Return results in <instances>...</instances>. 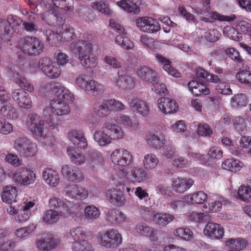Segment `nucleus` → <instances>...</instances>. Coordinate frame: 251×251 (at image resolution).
<instances>
[{
  "mask_svg": "<svg viewBox=\"0 0 251 251\" xmlns=\"http://www.w3.org/2000/svg\"><path fill=\"white\" fill-rule=\"evenodd\" d=\"M175 219V216L165 212L156 213L152 217L153 222L160 226L164 227Z\"/></svg>",
  "mask_w": 251,
  "mask_h": 251,
  "instance_id": "a19ab883",
  "label": "nucleus"
},
{
  "mask_svg": "<svg viewBox=\"0 0 251 251\" xmlns=\"http://www.w3.org/2000/svg\"><path fill=\"white\" fill-rule=\"evenodd\" d=\"M61 243V239L52 233H45L37 237L34 240V246L38 251H51L58 248Z\"/></svg>",
  "mask_w": 251,
  "mask_h": 251,
  "instance_id": "39448f33",
  "label": "nucleus"
},
{
  "mask_svg": "<svg viewBox=\"0 0 251 251\" xmlns=\"http://www.w3.org/2000/svg\"><path fill=\"white\" fill-rule=\"evenodd\" d=\"M243 166V162L234 158L226 159L222 164L223 169L233 172L239 171Z\"/></svg>",
  "mask_w": 251,
  "mask_h": 251,
  "instance_id": "49530a36",
  "label": "nucleus"
},
{
  "mask_svg": "<svg viewBox=\"0 0 251 251\" xmlns=\"http://www.w3.org/2000/svg\"><path fill=\"white\" fill-rule=\"evenodd\" d=\"M122 235L114 229L100 232L97 236L98 244L109 249L117 248L122 244Z\"/></svg>",
  "mask_w": 251,
  "mask_h": 251,
  "instance_id": "20e7f679",
  "label": "nucleus"
},
{
  "mask_svg": "<svg viewBox=\"0 0 251 251\" xmlns=\"http://www.w3.org/2000/svg\"><path fill=\"white\" fill-rule=\"evenodd\" d=\"M220 34L217 29H211L204 33V35L201 37L198 36L199 42H203L205 40L208 42H215L219 40Z\"/></svg>",
  "mask_w": 251,
  "mask_h": 251,
  "instance_id": "4d7b16f0",
  "label": "nucleus"
},
{
  "mask_svg": "<svg viewBox=\"0 0 251 251\" xmlns=\"http://www.w3.org/2000/svg\"><path fill=\"white\" fill-rule=\"evenodd\" d=\"M237 30L242 34H244L248 36L251 34V22L246 21H239L237 25Z\"/></svg>",
  "mask_w": 251,
  "mask_h": 251,
  "instance_id": "338daca9",
  "label": "nucleus"
},
{
  "mask_svg": "<svg viewBox=\"0 0 251 251\" xmlns=\"http://www.w3.org/2000/svg\"><path fill=\"white\" fill-rule=\"evenodd\" d=\"M110 159L115 166L123 168L132 163L133 156L128 151L124 148H119L112 152Z\"/></svg>",
  "mask_w": 251,
  "mask_h": 251,
  "instance_id": "9b49d317",
  "label": "nucleus"
},
{
  "mask_svg": "<svg viewBox=\"0 0 251 251\" xmlns=\"http://www.w3.org/2000/svg\"><path fill=\"white\" fill-rule=\"evenodd\" d=\"M236 19V16L235 15H231L230 16H225L221 15L217 12H212L209 13V17H202L201 20L206 23H213L214 21L218 20L219 21H226L231 22Z\"/></svg>",
  "mask_w": 251,
  "mask_h": 251,
  "instance_id": "a18cd8bd",
  "label": "nucleus"
},
{
  "mask_svg": "<svg viewBox=\"0 0 251 251\" xmlns=\"http://www.w3.org/2000/svg\"><path fill=\"white\" fill-rule=\"evenodd\" d=\"M64 191L66 196L77 200H85L89 195L88 190L77 184H69L65 186Z\"/></svg>",
  "mask_w": 251,
  "mask_h": 251,
  "instance_id": "6ab92c4d",
  "label": "nucleus"
},
{
  "mask_svg": "<svg viewBox=\"0 0 251 251\" xmlns=\"http://www.w3.org/2000/svg\"><path fill=\"white\" fill-rule=\"evenodd\" d=\"M136 232L142 236L148 237L154 242L158 240V230L150 226L146 223H139L136 225L135 227Z\"/></svg>",
  "mask_w": 251,
  "mask_h": 251,
  "instance_id": "bb28decb",
  "label": "nucleus"
},
{
  "mask_svg": "<svg viewBox=\"0 0 251 251\" xmlns=\"http://www.w3.org/2000/svg\"><path fill=\"white\" fill-rule=\"evenodd\" d=\"M68 137L70 141L78 148L85 149L87 146V140L84 133L81 130L73 129L68 133Z\"/></svg>",
  "mask_w": 251,
  "mask_h": 251,
  "instance_id": "cd10ccee",
  "label": "nucleus"
},
{
  "mask_svg": "<svg viewBox=\"0 0 251 251\" xmlns=\"http://www.w3.org/2000/svg\"><path fill=\"white\" fill-rule=\"evenodd\" d=\"M20 69L15 66L11 68V77L13 82L16 84L22 90L32 93L34 91V87L29 79L22 75L20 73Z\"/></svg>",
  "mask_w": 251,
  "mask_h": 251,
  "instance_id": "2eb2a0df",
  "label": "nucleus"
},
{
  "mask_svg": "<svg viewBox=\"0 0 251 251\" xmlns=\"http://www.w3.org/2000/svg\"><path fill=\"white\" fill-rule=\"evenodd\" d=\"M105 196L108 201L114 205L122 206L126 202L125 196L118 185L108 189L105 192Z\"/></svg>",
  "mask_w": 251,
  "mask_h": 251,
  "instance_id": "5701e85b",
  "label": "nucleus"
},
{
  "mask_svg": "<svg viewBox=\"0 0 251 251\" xmlns=\"http://www.w3.org/2000/svg\"><path fill=\"white\" fill-rule=\"evenodd\" d=\"M30 141L26 137H18L14 141L13 148L21 154Z\"/></svg>",
  "mask_w": 251,
  "mask_h": 251,
  "instance_id": "680f3d73",
  "label": "nucleus"
},
{
  "mask_svg": "<svg viewBox=\"0 0 251 251\" xmlns=\"http://www.w3.org/2000/svg\"><path fill=\"white\" fill-rule=\"evenodd\" d=\"M67 153L71 162L76 166H81L86 161L87 157L85 155L74 147H69Z\"/></svg>",
  "mask_w": 251,
  "mask_h": 251,
  "instance_id": "473e14b6",
  "label": "nucleus"
},
{
  "mask_svg": "<svg viewBox=\"0 0 251 251\" xmlns=\"http://www.w3.org/2000/svg\"><path fill=\"white\" fill-rule=\"evenodd\" d=\"M58 30L61 34L62 42L70 41L75 38V29L72 26L69 25L65 24L64 23L62 26H60V29H58Z\"/></svg>",
  "mask_w": 251,
  "mask_h": 251,
  "instance_id": "de8ad7c7",
  "label": "nucleus"
},
{
  "mask_svg": "<svg viewBox=\"0 0 251 251\" xmlns=\"http://www.w3.org/2000/svg\"><path fill=\"white\" fill-rule=\"evenodd\" d=\"M115 121L117 124L123 126L129 129L137 130L139 128V124L138 121L126 115L120 114L116 117Z\"/></svg>",
  "mask_w": 251,
  "mask_h": 251,
  "instance_id": "72a5a7b5",
  "label": "nucleus"
},
{
  "mask_svg": "<svg viewBox=\"0 0 251 251\" xmlns=\"http://www.w3.org/2000/svg\"><path fill=\"white\" fill-rule=\"evenodd\" d=\"M2 201L8 204H13L17 201V190L15 187L7 186L3 188L1 194Z\"/></svg>",
  "mask_w": 251,
  "mask_h": 251,
  "instance_id": "c9c22d12",
  "label": "nucleus"
},
{
  "mask_svg": "<svg viewBox=\"0 0 251 251\" xmlns=\"http://www.w3.org/2000/svg\"><path fill=\"white\" fill-rule=\"evenodd\" d=\"M132 183H142L148 178V174L142 167L132 165L122 170L118 174Z\"/></svg>",
  "mask_w": 251,
  "mask_h": 251,
  "instance_id": "0eeeda50",
  "label": "nucleus"
},
{
  "mask_svg": "<svg viewBox=\"0 0 251 251\" xmlns=\"http://www.w3.org/2000/svg\"><path fill=\"white\" fill-rule=\"evenodd\" d=\"M11 97L19 107L28 109L32 107V100L29 94L21 89L14 90L11 93Z\"/></svg>",
  "mask_w": 251,
  "mask_h": 251,
  "instance_id": "412c9836",
  "label": "nucleus"
},
{
  "mask_svg": "<svg viewBox=\"0 0 251 251\" xmlns=\"http://www.w3.org/2000/svg\"><path fill=\"white\" fill-rule=\"evenodd\" d=\"M235 77L240 83L251 86V71L240 69L236 74Z\"/></svg>",
  "mask_w": 251,
  "mask_h": 251,
  "instance_id": "5fc2aeb1",
  "label": "nucleus"
},
{
  "mask_svg": "<svg viewBox=\"0 0 251 251\" xmlns=\"http://www.w3.org/2000/svg\"><path fill=\"white\" fill-rule=\"evenodd\" d=\"M223 34L225 36L235 41H239L242 39V36L239 31L230 26H227L223 29Z\"/></svg>",
  "mask_w": 251,
  "mask_h": 251,
  "instance_id": "13d9d810",
  "label": "nucleus"
},
{
  "mask_svg": "<svg viewBox=\"0 0 251 251\" xmlns=\"http://www.w3.org/2000/svg\"><path fill=\"white\" fill-rule=\"evenodd\" d=\"M188 87L193 95L198 96L201 94L207 95L210 93V90L207 86L200 83L195 80H192L188 82Z\"/></svg>",
  "mask_w": 251,
  "mask_h": 251,
  "instance_id": "58836bf2",
  "label": "nucleus"
},
{
  "mask_svg": "<svg viewBox=\"0 0 251 251\" xmlns=\"http://www.w3.org/2000/svg\"><path fill=\"white\" fill-rule=\"evenodd\" d=\"M52 3L56 8H60L69 12L74 10V1L73 0H52Z\"/></svg>",
  "mask_w": 251,
  "mask_h": 251,
  "instance_id": "bf43d9fd",
  "label": "nucleus"
},
{
  "mask_svg": "<svg viewBox=\"0 0 251 251\" xmlns=\"http://www.w3.org/2000/svg\"><path fill=\"white\" fill-rule=\"evenodd\" d=\"M145 140L150 147L155 150L160 149L166 143L164 135L162 132L157 131L149 132L146 135Z\"/></svg>",
  "mask_w": 251,
  "mask_h": 251,
  "instance_id": "393cba45",
  "label": "nucleus"
},
{
  "mask_svg": "<svg viewBox=\"0 0 251 251\" xmlns=\"http://www.w3.org/2000/svg\"><path fill=\"white\" fill-rule=\"evenodd\" d=\"M194 184V181L191 178L174 177L172 179L173 190L179 193L187 191Z\"/></svg>",
  "mask_w": 251,
  "mask_h": 251,
  "instance_id": "c756f323",
  "label": "nucleus"
},
{
  "mask_svg": "<svg viewBox=\"0 0 251 251\" xmlns=\"http://www.w3.org/2000/svg\"><path fill=\"white\" fill-rule=\"evenodd\" d=\"M116 4L121 9L128 13H137L139 12L138 6H136V5H132L130 2H128L126 0L118 1Z\"/></svg>",
  "mask_w": 251,
  "mask_h": 251,
  "instance_id": "e2e57ef3",
  "label": "nucleus"
},
{
  "mask_svg": "<svg viewBox=\"0 0 251 251\" xmlns=\"http://www.w3.org/2000/svg\"><path fill=\"white\" fill-rule=\"evenodd\" d=\"M114 179L117 181L118 183H119L118 186L120 187V188H121L123 191V193L126 192L127 193V195L129 196H131V195L134 192V187H131L124 183L125 181L126 180L125 178L119 175H118L116 177H114Z\"/></svg>",
  "mask_w": 251,
  "mask_h": 251,
  "instance_id": "69168bd1",
  "label": "nucleus"
},
{
  "mask_svg": "<svg viewBox=\"0 0 251 251\" xmlns=\"http://www.w3.org/2000/svg\"><path fill=\"white\" fill-rule=\"evenodd\" d=\"M69 203V201H64L56 197H52L49 200L50 207L59 212L61 211L64 214H70Z\"/></svg>",
  "mask_w": 251,
  "mask_h": 251,
  "instance_id": "f704fd0d",
  "label": "nucleus"
},
{
  "mask_svg": "<svg viewBox=\"0 0 251 251\" xmlns=\"http://www.w3.org/2000/svg\"><path fill=\"white\" fill-rule=\"evenodd\" d=\"M14 30L10 26L7 18H0V36L3 38L11 37L13 34Z\"/></svg>",
  "mask_w": 251,
  "mask_h": 251,
  "instance_id": "864d4df0",
  "label": "nucleus"
},
{
  "mask_svg": "<svg viewBox=\"0 0 251 251\" xmlns=\"http://www.w3.org/2000/svg\"><path fill=\"white\" fill-rule=\"evenodd\" d=\"M94 112L100 118L108 116L111 112L108 100L95 104L94 107Z\"/></svg>",
  "mask_w": 251,
  "mask_h": 251,
  "instance_id": "79ce46f5",
  "label": "nucleus"
},
{
  "mask_svg": "<svg viewBox=\"0 0 251 251\" xmlns=\"http://www.w3.org/2000/svg\"><path fill=\"white\" fill-rule=\"evenodd\" d=\"M94 34L86 33L82 39L71 45L74 54L77 56L80 64L86 68H94L98 64L97 57L92 53V43L95 40Z\"/></svg>",
  "mask_w": 251,
  "mask_h": 251,
  "instance_id": "f257e3e1",
  "label": "nucleus"
},
{
  "mask_svg": "<svg viewBox=\"0 0 251 251\" xmlns=\"http://www.w3.org/2000/svg\"><path fill=\"white\" fill-rule=\"evenodd\" d=\"M70 214H64L55 209H48L42 216L43 221L48 225L57 223L62 217H68Z\"/></svg>",
  "mask_w": 251,
  "mask_h": 251,
  "instance_id": "2f4dec72",
  "label": "nucleus"
},
{
  "mask_svg": "<svg viewBox=\"0 0 251 251\" xmlns=\"http://www.w3.org/2000/svg\"><path fill=\"white\" fill-rule=\"evenodd\" d=\"M117 75L118 77L115 78L114 83L119 89L131 90L134 88L136 82L133 77L122 71H119Z\"/></svg>",
  "mask_w": 251,
  "mask_h": 251,
  "instance_id": "aec40b11",
  "label": "nucleus"
},
{
  "mask_svg": "<svg viewBox=\"0 0 251 251\" xmlns=\"http://www.w3.org/2000/svg\"><path fill=\"white\" fill-rule=\"evenodd\" d=\"M100 211L94 205H89L84 208V218L91 223L98 219L100 215Z\"/></svg>",
  "mask_w": 251,
  "mask_h": 251,
  "instance_id": "c03bdc74",
  "label": "nucleus"
},
{
  "mask_svg": "<svg viewBox=\"0 0 251 251\" xmlns=\"http://www.w3.org/2000/svg\"><path fill=\"white\" fill-rule=\"evenodd\" d=\"M42 20L47 25L55 26L60 29L65 23L66 19L60 13L55 10H49L41 14Z\"/></svg>",
  "mask_w": 251,
  "mask_h": 251,
  "instance_id": "a211bd4d",
  "label": "nucleus"
},
{
  "mask_svg": "<svg viewBox=\"0 0 251 251\" xmlns=\"http://www.w3.org/2000/svg\"><path fill=\"white\" fill-rule=\"evenodd\" d=\"M91 79L84 74H80L75 78L76 85L81 90L85 91Z\"/></svg>",
  "mask_w": 251,
  "mask_h": 251,
  "instance_id": "774afa93",
  "label": "nucleus"
},
{
  "mask_svg": "<svg viewBox=\"0 0 251 251\" xmlns=\"http://www.w3.org/2000/svg\"><path fill=\"white\" fill-rule=\"evenodd\" d=\"M28 145L21 155L26 158L32 157L37 153V146L35 143L31 141Z\"/></svg>",
  "mask_w": 251,
  "mask_h": 251,
  "instance_id": "0e129e2a",
  "label": "nucleus"
},
{
  "mask_svg": "<svg viewBox=\"0 0 251 251\" xmlns=\"http://www.w3.org/2000/svg\"><path fill=\"white\" fill-rule=\"evenodd\" d=\"M47 41L51 46H58L62 43L61 34L54 32L52 30L45 29L43 31Z\"/></svg>",
  "mask_w": 251,
  "mask_h": 251,
  "instance_id": "603ef678",
  "label": "nucleus"
},
{
  "mask_svg": "<svg viewBox=\"0 0 251 251\" xmlns=\"http://www.w3.org/2000/svg\"><path fill=\"white\" fill-rule=\"evenodd\" d=\"M231 195L240 201L246 202H251V189L244 185H241L238 191L235 190L232 192Z\"/></svg>",
  "mask_w": 251,
  "mask_h": 251,
  "instance_id": "ea45409f",
  "label": "nucleus"
},
{
  "mask_svg": "<svg viewBox=\"0 0 251 251\" xmlns=\"http://www.w3.org/2000/svg\"><path fill=\"white\" fill-rule=\"evenodd\" d=\"M125 133L118 125L106 121L102 126V130H96L94 134V140L101 147L106 146L113 141L124 138Z\"/></svg>",
  "mask_w": 251,
  "mask_h": 251,
  "instance_id": "f03ea898",
  "label": "nucleus"
},
{
  "mask_svg": "<svg viewBox=\"0 0 251 251\" xmlns=\"http://www.w3.org/2000/svg\"><path fill=\"white\" fill-rule=\"evenodd\" d=\"M109 25L116 32L119 33L115 38V43L116 44L126 50H131L133 48L134 44L126 36V33L125 32V28L123 26L114 19L110 20Z\"/></svg>",
  "mask_w": 251,
  "mask_h": 251,
  "instance_id": "1a4fd4ad",
  "label": "nucleus"
},
{
  "mask_svg": "<svg viewBox=\"0 0 251 251\" xmlns=\"http://www.w3.org/2000/svg\"><path fill=\"white\" fill-rule=\"evenodd\" d=\"M103 161V158L100 151L94 150L88 151L86 162L87 167L91 170L97 171L102 167Z\"/></svg>",
  "mask_w": 251,
  "mask_h": 251,
  "instance_id": "b1692460",
  "label": "nucleus"
},
{
  "mask_svg": "<svg viewBox=\"0 0 251 251\" xmlns=\"http://www.w3.org/2000/svg\"><path fill=\"white\" fill-rule=\"evenodd\" d=\"M42 178L45 182L51 187H55L60 183V178L57 172L51 168H46L42 173Z\"/></svg>",
  "mask_w": 251,
  "mask_h": 251,
  "instance_id": "7c9ffc66",
  "label": "nucleus"
},
{
  "mask_svg": "<svg viewBox=\"0 0 251 251\" xmlns=\"http://www.w3.org/2000/svg\"><path fill=\"white\" fill-rule=\"evenodd\" d=\"M158 108L165 114L176 112L178 110V105L176 101L167 97H162L157 100Z\"/></svg>",
  "mask_w": 251,
  "mask_h": 251,
  "instance_id": "a878e982",
  "label": "nucleus"
},
{
  "mask_svg": "<svg viewBox=\"0 0 251 251\" xmlns=\"http://www.w3.org/2000/svg\"><path fill=\"white\" fill-rule=\"evenodd\" d=\"M105 91V86L93 79H90L85 92L90 96H97L102 94Z\"/></svg>",
  "mask_w": 251,
  "mask_h": 251,
  "instance_id": "37998d69",
  "label": "nucleus"
},
{
  "mask_svg": "<svg viewBox=\"0 0 251 251\" xmlns=\"http://www.w3.org/2000/svg\"><path fill=\"white\" fill-rule=\"evenodd\" d=\"M231 104L234 108H239L246 106L247 99L246 95L244 94H238L235 95L230 100Z\"/></svg>",
  "mask_w": 251,
  "mask_h": 251,
  "instance_id": "052dcab7",
  "label": "nucleus"
},
{
  "mask_svg": "<svg viewBox=\"0 0 251 251\" xmlns=\"http://www.w3.org/2000/svg\"><path fill=\"white\" fill-rule=\"evenodd\" d=\"M39 68L43 73L51 79L58 78L61 74L60 67L48 57H44L39 62Z\"/></svg>",
  "mask_w": 251,
  "mask_h": 251,
  "instance_id": "f8f14e48",
  "label": "nucleus"
},
{
  "mask_svg": "<svg viewBox=\"0 0 251 251\" xmlns=\"http://www.w3.org/2000/svg\"><path fill=\"white\" fill-rule=\"evenodd\" d=\"M174 235L183 240L189 241L193 237V231L188 228L179 227L174 231Z\"/></svg>",
  "mask_w": 251,
  "mask_h": 251,
  "instance_id": "6e6d98bb",
  "label": "nucleus"
},
{
  "mask_svg": "<svg viewBox=\"0 0 251 251\" xmlns=\"http://www.w3.org/2000/svg\"><path fill=\"white\" fill-rule=\"evenodd\" d=\"M25 125L28 130L34 135L41 137L44 132V121L35 113H30L27 117Z\"/></svg>",
  "mask_w": 251,
  "mask_h": 251,
  "instance_id": "ddd939ff",
  "label": "nucleus"
},
{
  "mask_svg": "<svg viewBox=\"0 0 251 251\" xmlns=\"http://www.w3.org/2000/svg\"><path fill=\"white\" fill-rule=\"evenodd\" d=\"M36 228V226L31 223L26 226L17 229L15 232V234L18 239L26 240L35 231Z\"/></svg>",
  "mask_w": 251,
  "mask_h": 251,
  "instance_id": "09e8293b",
  "label": "nucleus"
},
{
  "mask_svg": "<svg viewBox=\"0 0 251 251\" xmlns=\"http://www.w3.org/2000/svg\"><path fill=\"white\" fill-rule=\"evenodd\" d=\"M0 113L9 120H14L18 118V110L12 103H8L0 106Z\"/></svg>",
  "mask_w": 251,
  "mask_h": 251,
  "instance_id": "e433bc0d",
  "label": "nucleus"
},
{
  "mask_svg": "<svg viewBox=\"0 0 251 251\" xmlns=\"http://www.w3.org/2000/svg\"><path fill=\"white\" fill-rule=\"evenodd\" d=\"M127 102L130 109L143 117L147 116L150 112L149 104L145 100L133 96L128 99Z\"/></svg>",
  "mask_w": 251,
  "mask_h": 251,
  "instance_id": "f3484780",
  "label": "nucleus"
},
{
  "mask_svg": "<svg viewBox=\"0 0 251 251\" xmlns=\"http://www.w3.org/2000/svg\"><path fill=\"white\" fill-rule=\"evenodd\" d=\"M70 112L69 104L64 101L60 98H53L50 101L48 106L44 110L45 115L51 113L58 116H63L68 115Z\"/></svg>",
  "mask_w": 251,
  "mask_h": 251,
  "instance_id": "6e6552de",
  "label": "nucleus"
},
{
  "mask_svg": "<svg viewBox=\"0 0 251 251\" xmlns=\"http://www.w3.org/2000/svg\"><path fill=\"white\" fill-rule=\"evenodd\" d=\"M13 181L21 186L33 184L36 180V175L33 171L26 167H21L9 174Z\"/></svg>",
  "mask_w": 251,
  "mask_h": 251,
  "instance_id": "423d86ee",
  "label": "nucleus"
},
{
  "mask_svg": "<svg viewBox=\"0 0 251 251\" xmlns=\"http://www.w3.org/2000/svg\"><path fill=\"white\" fill-rule=\"evenodd\" d=\"M61 173L65 179L73 182L80 183L84 179V174L80 169L72 165H62Z\"/></svg>",
  "mask_w": 251,
  "mask_h": 251,
  "instance_id": "dca6fc26",
  "label": "nucleus"
},
{
  "mask_svg": "<svg viewBox=\"0 0 251 251\" xmlns=\"http://www.w3.org/2000/svg\"><path fill=\"white\" fill-rule=\"evenodd\" d=\"M227 251H242L247 245V241L240 237L237 238H228L226 241Z\"/></svg>",
  "mask_w": 251,
  "mask_h": 251,
  "instance_id": "4c0bfd02",
  "label": "nucleus"
},
{
  "mask_svg": "<svg viewBox=\"0 0 251 251\" xmlns=\"http://www.w3.org/2000/svg\"><path fill=\"white\" fill-rule=\"evenodd\" d=\"M207 199V196L204 192L200 191L189 194L185 197V200L192 204H201Z\"/></svg>",
  "mask_w": 251,
  "mask_h": 251,
  "instance_id": "3c124183",
  "label": "nucleus"
},
{
  "mask_svg": "<svg viewBox=\"0 0 251 251\" xmlns=\"http://www.w3.org/2000/svg\"><path fill=\"white\" fill-rule=\"evenodd\" d=\"M203 232L205 236L211 240H220L224 236L225 229L220 224L209 222L205 225Z\"/></svg>",
  "mask_w": 251,
  "mask_h": 251,
  "instance_id": "4be33fe9",
  "label": "nucleus"
},
{
  "mask_svg": "<svg viewBox=\"0 0 251 251\" xmlns=\"http://www.w3.org/2000/svg\"><path fill=\"white\" fill-rule=\"evenodd\" d=\"M137 75L142 80L150 83L157 81L158 78L157 72L146 66H140L137 70Z\"/></svg>",
  "mask_w": 251,
  "mask_h": 251,
  "instance_id": "c85d7f7f",
  "label": "nucleus"
},
{
  "mask_svg": "<svg viewBox=\"0 0 251 251\" xmlns=\"http://www.w3.org/2000/svg\"><path fill=\"white\" fill-rule=\"evenodd\" d=\"M137 27L142 31L154 33L160 30V25L155 19L150 17H143L136 20Z\"/></svg>",
  "mask_w": 251,
  "mask_h": 251,
  "instance_id": "4468645a",
  "label": "nucleus"
},
{
  "mask_svg": "<svg viewBox=\"0 0 251 251\" xmlns=\"http://www.w3.org/2000/svg\"><path fill=\"white\" fill-rule=\"evenodd\" d=\"M22 52L30 56H37L43 51V43L38 38L27 36L20 39L17 45Z\"/></svg>",
  "mask_w": 251,
  "mask_h": 251,
  "instance_id": "7ed1b4c3",
  "label": "nucleus"
},
{
  "mask_svg": "<svg viewBox=\"0 0 251 251\" xmlns=\"http://www.w3.org/2000/svg\"><path fill=\"white\" fill-rule=\"evenodd\" d=\"M159 163V159L155 154L147 153L144 156L143 165L146 170H151L155 169Z\"/></svg>",
  "mask_w": 251,
  "mask_h": 251,
  "instance_id": "8fccbe9b",
  "label": "nucleus"
},
{
  "mask_svg": "<svg viewBox=\"0 0 251 251\" xmlns=\"http://www.w3.org/2000/svg\"><path fill=\"white\" fill-rule=\"evenodd\" d=\"M68 237L74 241L72 246V249L75 246L80 247L86 243L87 245L91 244L89 241L91 237L90 232L86 231L82 227L78 226L71 228Z\"/></svg>",
  "mask_w": 251,
  "mask_h": 251,
  "instance_id": "9d476101",
  "label": "nucleus"
}]
</instances>
